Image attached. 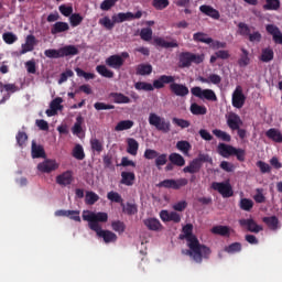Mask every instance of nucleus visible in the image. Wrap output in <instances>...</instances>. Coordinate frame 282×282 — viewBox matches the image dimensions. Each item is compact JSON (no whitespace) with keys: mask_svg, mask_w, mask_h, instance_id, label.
<instances>
[{"mask_svg":"<svg viewBox=\"0 0 282 282\" xmlns=\"http://www.w3.org/2000/svg\"><path fill=\"white\" fill-rule=\"evenodd\" d=\"M199 65L204 63V55L194 54L191 52H182L178 55V67L185 68L191 67V65Z\"/></svg>","mask_w":282,"mask_h":282,"instance_id":"423d86ee","label":"nucleus"},{"mask_svg":"<svg viewBox=\"0 0 282 282\" xmlns=\"http://www.w3.org/2000/svg\"><path fill=\"white\" fill-rule=\"evenodd\" d=\"M15 140L19 144V147L24 148L25 147V142H28V133L25 132H18Z\"/></svg>","mask_w":282,"mask_h":282,"instance_id":"338daca9","label":"nucleus"},{"mask_svg":"<svg viewBox=\"0 0 282 282\" xmlns=\"http://www.w3.org/2000/svg\"><path fill=\"white\" fill-rule=\"evenodd\" d=\"M110 98H112L116 105H129L131 104V98L122 93H110Z\"/></svg>","mask_w":282,"mask_h":282,"instance_id":"412c9836","label":"nucleus"},{"mask_svg":"<svg viewBox=\"0 0 282 282\" xmlns=\"http://www.w3.org/2000/svg\"><path fill=\"white\" fill-rule=\"evenodd\" d=\"M202 170V163H199V160L194 159L187 166L183 169V173H199Z\"/></svg>","mask_w":282,"mask_h":282,"instance_id":"a878e982","label":"nucleus"},{"mask_svg":"<svg viewBox=\"0 0 282 282\" xmlns=\"http://www.w3.org/2000/svg\"><path fill=\"white\" fill-rule=\"evenodd\" d=\"M267 138H269V140H272V142H276L278 144L282 143V133L281 130L275 129V128H270L267 132H265Z\"/></svg>","mask_w":282,"mask_h":282,"instance_id":"5701e85b","label":"nucleus"},{"mask_svg":"<svg viewBox=\"0 0 282 282\" xmlns=\"http://www.w3.org/2000/svg\"><path fill=\"white\" fill-rule=\"evenodd\" d=\"M199 10L206 17H210V19H215V21H219L221 14L217 11V9L213 8L208 4H203L199 7Z\"/></svg>","mask_w":282,"mask_h":282,"instance_id":"aec40b11","label":"nucleus"},{"mask_svg":"<svg viewBox=\"0 0 282 282\" xmlns=\"http://www.w3.org/2000/svg\"><path fill=\"white\" fill-rule=\"evenodd\" d=\"M239 206L241 210H246L247 213H250L254 207V202H252V199H249V198H241Z\"/></svg>","mask_w":282,"mask_h":282,"instance_id":"49530a36","label":"nucleus"},{"mask_svg":"<svg viewBox=\"0 0 282 282\" xmlns=\"http://www.w3.org/2000/svg\"><path fill=\"white\" fill-rule=\"evenodd\" d=\"M144 226H147V228L149 230H153V231H158V230H160V228H162V224L156 218H148V219H145L144 220Z\"/></svg>","mask_w":282,"mask_h":282,"instance_id":"e433bc0d","label":"nucleus"},{"mask_svg":"<svg viewBox=\"0 0 282 282\" xmlns=\"http://www.w3.org/2000/svg\"><path fill=\"white\" fill-rule=\"evenodd\" d=\"M240 36H250V26L243 22L238 24Z\"/></svg>","mask_w":282,"mask_h":282,"instance_id":"774afa93","label":"nucleus"},{"mask_svg":"<svg viewBox=\"0 0 282 282\" xmlns=\"http://www.w3.org/2000/svg\"><path fill=\"white\" fill-rule=\"evenodd\" d=\"M231 105L236 109H241L246 105V95H243V89L241 86H237L232 93Z\"/></svg>","mask_w":282,"mask_h":282,"instance_id":"9d476101","label":"nucleus"},{"mask_svg":"<svg viewBox=\"0 0 282 282\" xmlns=\"http://www.w3.org/2000/svg\"><path fill=\"white\" fill-rule=\"evenodd\" d=\"M2 40L4 41V43H7V45H13V43H17L19 41V37L12 32H6L2 34Z\"/></svg>","mask_w":282,"mask_h":282,"instance_id":"3c124183","label":"nucleus"},{"mask_svg":"<svg viewBox=\"0 0 282 282\" xmlns=\"http://www.w3.org/2000/svg\"><path fill=\"white\" fill-rule=\"evenodd\" d=\"M0 91L1 94H3V91H7L10 96V94H17V91H19V87L14 84L0 83Z\"/></svg>","mask_w":282,"mask_h":282,"instance_id":"c03bdc74","label":"nucleus"},{"mask_svg":"<svg viewBox=\"0 0 282 282\" xmlns=\"http://www.w3.org/2000/svg\"><path fill=\"white\" fill-rule=\"evenodd\" d=\"M227 127L231 129V131H237V129L241 128L243 124V121L241 120V117L235 112H230L227 117Z\"/></svg>","mask_w":282,"mask_h":282,"instance_id":"ddd939ff","label":"nucleus"},{"mask_svg":"<svg viewBox=\"0 0 282 282\" xmlns=\"http://www.w3.org/2000/svg\"><path fill=\"white\" fill-rule=\"evenodd\" d=\"M96 72H98L104 78H113L115 76L113 70L107 68L106 65H98L96 67Z\"/></svg>","mask_w":282,"mask_h":282,"instance_id":"a19ab883","label":"nucleus"},{"mask_svg":"<svg viewBox=\"0 0 282 282\" xmlns=\"http://www.w3.org/2000/svg\"><path fill=\"white\" fill-rule=\"evenodd\" d=\"M187 248L182 250V254L191 257L195 263H202L204 259H210L213 252L209 247L200 242H187Z\"/></svg>","mask_w":282,"mask_h":282,"instance_id":"f03ea898","label":"nucleus"},{"mask_svg":"<svg viewBox=\"0 0 282 282\" xmlns=\"http://www.w3.org/2000/svg\"><path fill=\"white\" fill-rule=\"evenodd\" d=\"M169 162V155L166 153L163 154H158V156L155 158L154 164L156 166V169H162V166H165V164Z\"/></svg>","mask_w":282,"mask_h":282,"instance_id":"de8ad7c7","label":"nucleus"},{"mask_svg":"<svg viewBox=\"0 0 282 282\" xmlns=\"http://www.w3.org/2000/svg\"><path fill=\"white\" fill-rule=\"evenodd\" d=\"M189 111L193 116H206V113H208L206 106H200L195 102L191 105Z\"/></svg>","mask_w":282,"mask_h":282,"instance_id":"7c9ffc66","label":"nucleus"},{"mask_svg":"<svg viewBox=\"0 0 282 282\" xmlns=\"http://www.w3.org/2000/svg\"><path fill=\"white\" fill-rule=\"evenodd\" d=\"M152 6L155 10H165L169 8V0H153Z\"/></svg>","mask_w":282,"mask_h":282,"instance_id":"69168bd1","label":"nucleus"},{"mask_svg":"<svg viewBox=\"0 0 282 282\" xmlns=\"http://www.w3.org/2000/svg\"><path fill=\"white\" fill-rule=\"evenodd\" d=\"M31 153L33 160L45 158V149H43V145H37L34 141H32Z\"/></svg>","mask_w":282,"mask_h":282,"instance_id":"c85d7f7f","label":"nucleus"},{"mask_svg":"<svg viewBox=\"0 0 282 282\" xmlns=\"http://www.w3.org/2000/svg\"><path fill=\"white\" fill-rule=\"evenodd\" d=\"M115 20H111L109 17H104L99 19V25H102L106 30H111L112 28L116 26Z\"/></svg>","mask_w":282,"mask_h":282,"instance_id":"864d4df0","label":"nucleus"},{"mask_svg":"<svg viewBox=\"0 0 282 282\" xmlns=\"http://www.w3.org/2000/svg\"><path fill=\"white\" fill-rule=\"evenodd\" d=\"M148 120L149 124H151V127H155L156 131H161V133L171 132V121L166 120L164 117H160L158 113L151 112Z\"/></svg>","mask_w":282,"mask_h":282,"instance_id":"39448f33","label":"nucleus"},{"mask_svg":"<svg viewBox=\"0 0 282 282\" xmlns=\"http://www.w3.org/2000/svg\"><path fill=\"white\" fill-rule=\"evenodd\" d=\"M134 89L138 91H153L155 86L145 82H138L134 84Z\"/></svg>","mask_w":282,"mask_h":282,"instance_id":"37998d69","label":"nucleus"},{"mask_svg":"<svg viewBox=\"0 0 282 282\" xmlns=\"http://www.w3.org/2000/svg\"><path fill=\"white\" fill-rule=\"evenodd\" d=\"M44 56H46V58H63L61 48L59 50L48 48V50L44 51Z\"/></svg>","mask_w":282,"mask_h":282,"instance_id":"13d9d810","label":"nucleus"},{"mask_svg":"<svg viewBox=\"0 0 282 282\" xmlns=\"http://www.w3.org/2000/svg\"><path fill=\"white\" fill-rule=\"evenodd\" d=\"M173 124H176V127H180L182 129H188V127H191V121L185 120V119H180L174 117L172 119Z\"/></svg>","mask_w":282,"mask_h":282,"instance_id":"e2e57ef3","label":"nucleus"},{"mask_svg":"<svg viewBox=\"0 0 282 282\" xmlns=\"http://www.w3.org/2000/svg\"><path fill=\"white\" fill-rule=\"evenodd\" d=\"M193 39L196 43H205L206 45L213 43V37H208V34L204 32L194 33Z\"/></svg>","mask_w":282,"mask_h":282,"instance_id":"c756f323","label":"nucleus"},{"mask_svg":"<svg viewBox=\"0 0 282 282\" xmlns=\"http://www.w3.org/2000/svg\"><path fill=\"white\" fill-rule=\"evenodd\" d=\"M133 19V13L132 12H120L118 14L112 15V21L115 23H124V21H131Z\"/></svg>","mask_w":282,"mask_h":282,"instance_id":"72a5a7b5","label":"nucleus"},{"mask_svg":"<svg viewBox=\"0 0 282 282\" xmlns=\"http://www.w3.org/2000/svg\"><path fill=\"white\" fill-rule=\"evenodd\" d=\"M217 153L218 155H221V158L226 159L232 158V155H235L238 162H246V150L237 149L230 144L219 143L217 147Z\"/></svg>","mask_w":282,"mask_h":282,"instance_id":"20e7f679","label":"nucleus"},{"mask_svg":"<svg viewBox=\"0 0 282 282\" xmlns=\"http://www.w3.org/2000/svg\"><path fill=\"white\" fill-rule=\"evenodd\" d=\"M100 196H98V194H96L95 192H86L85 204L87 206H94V204H96V202H98Z\"/></svg>","mask_w":282,"mask_h":282,"instance_id":"79ce46f5","label":"nucleus"},{"mask_svg":"<svg viewBox=\"0 0 282 282\" xmlns=\"http://www.w3.org/2000/svg\"><path fill=\"white\" fill-rule=\"evenodd\" d=\"M75 72L79 78H85V80H94V78H96V74L87 73L83 70L80 67H76Z\"/></svg>","mask_w":282,"mask_h":282,"instance_id":"6e6d98bb","label":"nucleus"},{"mask_svg":"<svg viewBox=\"0 0 282 282\" xmlns=\"http://www.w3.org/2000/svg\"><path fill=\"white\" fill-rule=\"evenodd\" d=\"M239 225L241 226V228H247L249 232H254L256 235L263 230V227L261 225H258L257 221H254V219L252 218L240 219Z\"/></svg>","mask_w":282,"mask_h":282,"instance_id":"f8f14e48","label":"nucleus"},{"mask_svg":"<svg viewBox=\"0 0 282 282\" xmlns=\"http://www.w3.org/2000/svg\"><path fill=\"white\" fill-rule=\"evenodd\" d=\"M153 85L154 89H164L165 85H170V91L180 98H185V96H188L189 94L187 86L184 84L175 83V77L171 75H161L153 82Z\"/></svg>","mask_w":282,"mask_h":282,"instance_id":"f257e3e1","label":"nucleus"},{"mask_svg":"<svg viewBox=\"0 0 282 282\" xmlns=\"http://www.w3.org/2000/svg\"><path fill=\"white\" fill-rule=\"evenodd\" d=\"M188 185V178H166L159 183L160 188H172L173 191H180L184 186Z\"/></svg>","mask_w":282,"mask_h":282,"instance_id":"6e6552de","label":"nucleus"},{"mask_svg":"<svg viewBox=\"0 0 282 282\" xmlns=\"http://www.w3.org/2000/svg\"><path fill=\"white\" fill-rule=\"evenodd\" d=\"M36 45V36L30 34L25 37V43L21 45L20 54H28V52H34V46Z\"/></svg>","mask_w":282,"mask_h":282,"instance_id":"a211bd4d","label":"nucleus"},{"mask_svg":"<svg viewBox=\"0 0 282 282\" xmlns=\"http://www.w3.org/2000/svg\"><path fill=\"white\" fill-rule=\"evenodd\" d=\"M273 59H274V51L271 47L262 48L260 61L262 63H270V61H273Z\"/></svg>","mask_w":282,"mask_h":282,"instance_id":"c9c22d12","label":"nucleus"},{"mask_svg":"<svg viewBox=\"0 0 282 282\" xmlns=\"http://www.w3.org/2000/svg\"><path fill=\"white\" fill-rule=\"evenodd\" d=\"M213 133L216 135V138H218L219 140H223V142H230V140H232V137H230L228 132L223 131L220 129H214Z\"/></svg>","mask_w":282,"mask_h":282,"instance_id":"8fccbe9b","label":"nucleus"},{"mask_svg":"<svg viewBox=\"0 0 282 282\" xmlns=\"http://www.w3.org/2000/svg\"><path fill=\"white\" fill-rule=\"evenodd\" d=\"M56 169H58V163H56V160L47 159L37 164V171L41 173H52V171H56Z\"/></svg>","mask_w":282,"mask_h":282,"instance_id":"4468645a","label":"nucleus"},{"mask_svg":"<svg viewBox=\"0 0 282 282\" xmlns=\"http://www.w3.org/2000/svg\"><path fill=\"white\" fill-rule=\"evenodd\" d=\"M69 30V24L67 22H55L51 28V34H61Z\"/></svg>","mask_w":282,"mask_h":282,"instance_id":"393cba45","label":"nucleus"},{"mask_svg":"<svg viewBox=\"0 0 282 282\" xmlns=\"http://www.w3.org/2000/svg\"><path fill=\"white\" fill-rule=\"evenodd\" d=\"M213 191H217L219 195H221L225 198L232 197L235 195V192L232 191V185H230V182H214L212 183Z\"/></svg>","mask_w":282,"mask_h":282,"instance_id":"1a4fd4ad","label":"nucleus"},{"mask_svg":"<svg viewBox=\"0 0 282 282\" xmlns=\"http://www.w3.org/2000/svg\"><path fill=\"white\" fill-rule=\"evenodd\" d=\"M72 155L75 160H85V149H83V145L76 144L73 149Z\"/></svg>","mask_w":282,"mask_h":282,"instance_id":"a18cd8bd","label":"nucleus"},{"mask_svg":"<svg viewBox=\"0 0 282 282\" xmlns=\"http://www.w3.org/2000/svg\"><path fill=\"white\" fill-rule=\"evenodd\" d=\"M82 217L84 221H88V227L94 232L102 229L100 224H107V221H109V215L105 212H84Z\"/></svg>","mask_w":282,"mask_h":282,"instance_id":"7ed1b4c3","label":"nucleus"},{"mask_svg":"<svg viewBox=\"0 0 282 282\" xmlns=\"http://www.w3.org/2000/svg\"><path fill=\"white\" fill-rule=\"evenodd\" d=\"M213 235H219L220 237H230V227L224 225H217L212 228Z\"/></svg>","mask_w":282,"mask_h":282,"instance_id":"bb28decb","label":"nucleus"},{"mask_svg":"<svg viewBox=\"0 0 282 282\" xmlns=\"http://www.w3.org/2000/svg\"><path fill=\"white\" fill-rule=\"evenodd\" d=\"M191 94L199 100H209V102H217V94L213 89H202L199 86L191 88Z\"/></svg>","mask_w":282,"mask_h":282,"instance_id":"0eeeda50","label":"nucleus"},{"mask_svg":"<svg viewBox=\"0 0 282 282\" xmlns=\"http://www.w3.org/2000/svg\"><path fill=\"white\" fill-rule=\"evenodd\" d=\"M138 149H140V143L133 138L128 139L127 153L130 155H138Z\"/></svg>","mask_w":282,"mask_h":282,"instance_id":"4c0bfd02","label":"nucleus"},{"mask_svg":"<svg viewBox=\"0 0 282 282\" xmlns=\"http://www.w3.org/2000/svg\"><path fill=\"white\" fill-rule=\"evenodd\" d=\"M154 43L155 45H158V47H163L164 50H171V47H180L177 40H173L172 42H166L164 37H156L154 39Z\"/></svg>","mask_w":282,"mask_h":282,"instance_id":"4be33fe9","label":"nucleus"},{"mask_svg":"<svg viewBox=\"0 0 282 282\" xmlns=\"http://www.w3.org/2000/svg\"><path fill=\"white\" fill-rule=\"evenodd\" d=\"M90 149L94 153L100 155V152L105 151V145L100 139L93 138L90 139Z\"/></svg>","mask_w":282,"mask_h":282,"instance_id":"f704fd0d","label":"nucleus"},{"mask_svg":"<svg viewBox=\"0 0 282 282\" xmlns=\"http://www.w3.org/2000/svg\"><path fill=\"white\" fill-rule=\"evenodd\" d=\"M111 228L115 230V232H118L119 235H122L124 230H127V225H124L121 220H115L111 223Z\"/></svg>","mask_w":282,"mask_h":282,"instance_id":"5fc2aeb1","label":"nucleus"},{"mask_svg":"<svg viewBox=\"0 0 282 282\" xmlns=\"http://www.w3.org/2000/svg\"><path fill=\"white\" fill-rule=\"evenodd\" d=\"M106 65L108 67H111L112 69H120L122 67V65H124V58H122V56H120L118 54L110 55L106 59Z\"/></svg>","mask_w":282,"mask_h":282,"instance_id":"f3484780","label":"nucleus"},{"mask_svg":"<svg viewBox=\"0 0 282 282\" xmlns=\"http://www.w3.org/2000/svg\"><path fill=\"white\" fill-rule=\"evenodd\" d=\"M241 52L242 54L238 61V65L240 67H248V65H250V57L248 56L249 55L248 50L241 48Z\"/></svg>","mask_w":282,"mask_h":282,"instance_id":"09e8293b","label":"nucleus"},{"mask_svg":"<svg viewBox=\"0 0 282 282\" xmlns=\"http://www.w3.org/2000/svg\"><path fill=\"white\" fill-rule=\"evenodd\" d=\"M134 124L135 122H133V120H122L117 123L115 131H128V129H132Z\"/></svg>","mask_w":282,"mask_h":282,"instance_id":"58836bf2","label":"nucleus"},{"mask_svg":"<svg viewBox=\"0 0 282 282\" xmlns=\"http://www.w3.org/2000/svg\"><path fill=\"white\" fill-rule=\"evenodd\" d=\"M176 149L182 151L184 155H188V151H191V143L188 141H178L176 143Z\"/></svg>","mask_w":282,"mask_h":282,"instance_id":"052dcab7","label":"nucleus"},{"mask_svg":"<svg viewBox=\"0 0 282 282\" xmlns=\"http://www.w3.org/2000/svg\"><path fill=\"white\" fill-rule=\"evenodd\" d=\"M123 213L129 216L138 215V205H135L134 203H127L123 207Z\"/></svg>","mask_w":282,"mask_h":282,"instance_id":"bf43d9fd","label":"nucleus"},{"mask_svg":"<svg viewBox=\"0 0 282 282\" xmlns=\"http://www.w3.org/2000/svg\"><path fill=\"white\" fill-rule=\"evenodd\" d=\"M135 182V173L133 172H121L120 183L124 186H133Z\"/></svg>","mask_w":282,"mask_h":282,"instance_id":"b1692460","label":"nucleus"},{"mask_svg":"<svg viewBox=\"0 0 282 282\" xmlns=\"http://www.w3.org/2000/svg\"><path fill=\"white\" fill-rule=\"evenodd\" d=\"M74 182V174L72 171H66L56 176V184L59 186H69Z\"/></svg>","mask_w":282,"mask_h":282,"instance_id":"6ab92c4d","label":"nucleus"},{"mask_svg":"<svg viewBox=\"0 0 282 282\" xmlns=\"http://www.w3.org/2000/svg\"><path fill=\"white\" fill-rule=\"evenodd\" d=\"M62 53V58H65V56H76L78 55V47L74 45H66L59 48Z\"/></svg>","mask_w":282,"mask_h":282,"instance_id":"2f4dec72","label":"nucleus"},{"mask_svg":"<svg viewBox=\"0 0 282 282\" xmlns=\"http://www.w3.org/2000/svg\"><path fill=\"white\" fill-rule=\"evenodd\" d=\"M262 221L270 230H276L279 228V218H276V216L264 217Z\"/></svg>","mask_w":282,"mask_h":282,"instance_id":"ea45409f","label":"nucleus"},{"mask_svg":"<svg viewBox=\"0 0 282 282\" xmlns=\"http://www.w3.org/2000/svg\"><path fill=\"white\" fill-rule=\"evenodd\" d=\"M281 8V1L279 0H265L263 10H279Z\"/></svg>","mask_w":282,"mask_h":282,"instance_id":"4d7b16f0","label":"nucleus"},{"mask_svg":"<svg viewBox=\"0 0 282 282\" xmlns=\"http://www.w3.org/2000/svg\"><path fill=\"white\" fill-rule=\"evenodd\" d=\"M69 21H70L72 28H78V25L83 23V15H80V13H73L69 17Z\"/></svg>","mask_w":282,"mask_h":282,"instance_id":"680f3d73","label":"nucleus"},{"mask_svg":"<svg viewBox=\"0 0 282 282\" xmlns=\"http://www.w3.org/2000/svg\"><path fill=\"white\" fill-rule=\"evenodd\" d=\"M182 232L183 234L178 236V239H181L182 241H184L185 239L187 242L199 243V239L197 238V236L193 235V224H186L185 226H183Z\"/></svg>","mask_w":282,"mask_h":282,"instance_id":"9b49d317","label":"nucleus"},{"mask_svg":"<svg viewBox=\"0 0 282 282\" xmlns=\"http://www.w3.org/2000/svg\"><path fill=\"white\" fill-rule=\"evenodd\" d=\"M242 246L241 242H232L231 245L225 247V252L228 254H235L241 252Z\"/></svg>","mask_w":282,"mask_h":282,"instance_id":"603ef678","label":"nucleus"},{"mask_svg":"<svg viewBox=\"0 0 282 282\" xmlns=\"http://www.w3.org/2000/svg\"><path fill=\"white\" fill-rule=\"evenodd\" d=\"M142 41H151L153 39V30L151 28H144L140 32Z\"/></svg>","mask_w":282,"mask_h":282,"instance_id":"0e129e2a","label":"nucleus"},{"mask_svg":"<svg viewBox=\"0 0 282 282\" xmlns=\"http://www.w3.org/2000/svg\"><path fill=\"white\" fill-rule=\"evenodd\" d=\"M169 161L171 164H174V166H184L186 164L184 156L176 152H173L169 155Z\"/></svg>","mask_w":282,"mask_h":282,"instance_id":"cd10ccee","label":"nucleus"},{"mask_svg":"<svg viewBox=\"0 0 282 282\" xmlns=\"http://www.w3.org/2000/svg\"><path fill=\"white\" fill-rule=\"evenodd\" d=\"M265 31L273 37L274 43L282 45V33L281 29L274 24H267Z\"/></svg>","mask_w":282,"mask_h":282,"instance_id":"2eb2a0df","label":"nucleus"},{"mask_svg":"<svg viewBox=\"0 0 282 282\" xmlns=\"http://www.w3.org/2000/svg\"><path fill=\"white\" fill-rule=\"evenodd\" d=\"M95 232L97 237H100L101 239H104L105 243H116V241H118V236L113 234V231L98 229Z\"/></svg>","mask_w":282,"mask_h":282,"instance_id":"dca6fc26","label":"nucleus"},{"mask_svg":"<svg viewBox=\"0 0 282 282\" xmlns=\"http://www.w3.org/2000/svg\"><path fill=\"white\" fill-rule=\"evenodd\" d=\"M153 72V66L150 64H139L137 66V76H149Z\"/></svg>","mask_w":282,"mask_h":282,"instance_id":"473e14b6","label":"nucleus"}]
</instances>
